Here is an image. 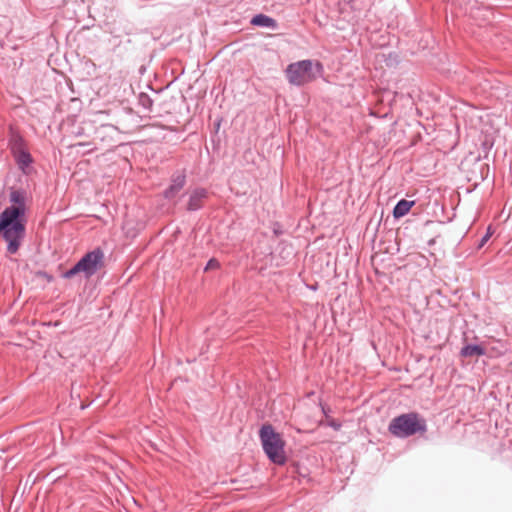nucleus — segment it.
Segmentation results:
<instances>
[{
    "instance_id": "nucleus-1",
    "label": "nucleus",
    "mask_w": 512,
    "mask_h": 512,
    "mask_svg": "<svg viewBox=\"0 0 512 512\" xmlns=\"http://www.w3.org/2000/svg\"><path fill=\"white\" fill-rule=\"evenodd\" d=\"M26 200L27 192L24 188L10 187V205L0 213V238L6 243L8 255L17 254L26 237Z\"/></svg>"
},
{
    "instance_id": "nucleus-2",
    "label": "nucleus",
    "mask_w": 512,
    "mask_h": 512,
    "mask_svg": "<svg viewBox=\"0 0 512 512\" xmlns=\"http://www.w3.org/2000/svg\"><path fill=\"white\" fill-rule=\"evenodd\" d=\"M259 439L268 460L275 465H284L287 461L285 441L273 425L266 423L259 429Z\"/></svg>"
},
{
    "instance_id": "nucleus-3",
    "label": "nucleus",
    "mask_w": 512,
    "mask_h": 512,
    "mask_svg": "<svg viewBox=\"0 0 512 512\" xmlns=\"http://www.w3.org/2000/svg\"><path fill=\"white\" fill-rule=\"evenodd\" d=\"M388 431L399 439H406L416 434L425 433L427 421L417 412L403 413L391 419Z\"/></svg>"
},
{
    "instance_id": "nucleus-4",
    "label": "nucleus",
    "mask_w": 512,
    "mask_h": 512,
    "mask_svg": "<svg viewBox=\"0 0 512 512\" xmlns=\"http://www.w3.org/2000/svg\"><path fill=\"white\" fill-rule=\"evenodd\" d=\"M313 65H315L318 72L323 71V64L320 61H315L314 63L313 60L304 59L290 63L285 69L288 82L294 86H302L305 83V78H310Z\"/></svg>"
},
{
    "instance_id": "nucleus-5",
    "label": "nucleus",
    "mask_w": 512,
    "mask_h": 512,
    "mask_svg": "<svg viewBox=\"0 0 512 512\" xmlns=\"http://www.w3.org/2000/svg\"><path fill=\"white\" fill-rule=\"evenodd\" d=\"M104 251L96 247L86 252L77 262L81 268L83 277L90 279L104 265Z\"/></svg>"
},
{
    "instance_id": "nucleus-6",
    "label": "nucleus",
    "mask_w": 512,
    "mask_h": 512,
    "mask_svg": "<svg viewBox=\"0 0 512 512\" xmlns=\"http://www.w3.org/2000/svg\"><path fill=\"white\" fill-rule=\"evenodd\" d=\"M188 200L185 205V211L193 213L202 210L205 207V203L209 198V191L204 187L197 186L191 189L188 193Z\"/></svg>"
},
{
    "instance_id": "nucleus-7",
    "label": "nucleus",
    "mask_w": 512,
    "mask_h": 512,
    "mask_svg": "<svg viewBox=\"0 0 512 512\" xmlns=\"http://www.w3.org/2000/svg\"><path fill=\"white\" fill-rule=\"evenodd\" d=\"M187 176L184 170L176 171L171 175L170 184L163 190L162 196L166 200L175 198L185 187Z\"/></svg>"
},
{
    "instance_id": "nucleus-8",
    "label": "nucleus",
    "mask_w": 512,
    "mask_h": 512,
    "mask_svg": "<svg viewBox=\"0 0 512 512\" xmlns=\"http://www.w3.org/2000/svg\"><path fill=\"white\" fill-rule=\"evenodd\" d=\"M7 146L12 156L28 149L26 140L13 126L9 127Z\"/></svg>"
},
{
    "instance_id": "nucleus-9",
    "label": "nucleus",
    "mask_w": 512,
    "mask_h": 512,
    "mask_svg": "<svg viewBox=\"0 0 512 512\" xmlns=\"http://www.w3.org/2000/svg\"><path fill=\"white\" fill-rule=\"evenodd\" d=\"M17 168L22 172L23 175H30L33 168L32 164L34 163V158L30 153L29 149L21 151L12 156Z\"/></svg>"
},
{
    "instance_id": "nucleus-10",
    "label": "nucleus",
    "mask_w": 512,
    "mask_h": 512,
    "mask_svg": "<svg viewBox=\"0 0 512 512\" xmlns=\"http://www.w3.org/2000/svg\"><path fill=\"white\" fill-rule=\"evenodd\" d=\"M250 24L256 27L267 28L273 31L278 29V22L273 17L263 13L255 14L251 18Z\"/></svg>"
},
{
    "instance_id": "nucleus-11",
    "label": "nucleus",
    "mask_w": 512,
    "mask_h": 512,
    "mask_svg": "<svg viewBox=\"0 0 512 512\" xmlns=\"http://www.w3.org/2000/svg\"><path fill=\"white\" fill-rule=\"evenodd\" d=\"M416 201L415 200H407V199H400L397 201L395 206L392 210V216L395 220H399L402 217L406 216L410 210L415 206Z\"/></svg>"
},
{
    "instance_id": "nucleus-12",
    "label": "nucleus",
    "mask_w": 512,
    "mask_h": 512,
    "mask_svg": "<svg viewBox=\"0 0 512 512\" xmlns=\"http://www.w3.org/2000/svg\"><path fill=\"white\" fill-rule=\"evenodd\" d=\"M486 354V349L480 344L477 343H467L465 344L461 350L460 355L462 357H474V356H484Z\"/></svg>"
},
{
    "instance_id": "nucleus-13",
    "label": "nucleus",
    "mask_w": 512,
    "mask_h": 512,
    "mask_svg": "<svg viewBox=\"0 0 512 512\" xmlns=\"http://www.w3.org/2000/svg\"><path fill=\"white\" fill-rule=\"evenodd\" d=\"M138 104L145 110L151 111L153 106V100L147 93L141 92L138 95Z\"/></svg>"
},
{
    "instance_id": "nucleus-14",
    "label": "nucleus",
    "mask_w": 512,
    "mask_h": 512,
    "mask_svg": "<svg viewBox=\"0 0 512 512\" xmlns=\"http://www.w3.org/2000/svg\"><path fill=\"white\" fill-rule=\"evenodd\" d=\"M79 274H82V272L78 262H76L71 268L67 269L61 274V278L72 279Z\"/></svg>"
},
{
    "instance_id": "nucleus-15",
    "label": "nucleus",
    "mask_w": 512,
    "mask_h": 512,
    "mask_svg": "<svg viewBox=\"0 0 512 512\" xmlns=\"http://www.w3.org/2000/svg\"><path fill=\"white\" fill-rule=\"evenodd\" d=\"M220 266H221V264H220L219 260L216 259L215 257H212L207 261V263L204 267V272H208L213 269H219Z\"/></svg>"
},
{
    "instance_id": "nucleus-16",
    "label": "nucleus",
    "mask_w": 512,
    "mask_h": 512,
    "mask_svg": "<svg viewBox=\"0 0 512 512\" xmlns=\"http://www.w3.org/2000/svg\"><path fill=\"white\" fill-rule=\"evenodd\" d=\"M492 235L491 227L487 228L486 233L480 238V240L477 243V249H481L490 239Z\"/></svg>"
},
{
    "instance_id": "nucleus-17",
    "label": "nucleus",
    "mask_w": 512,
    "mask_h": 512,
    "mask_svg": "<svg viewBox=\"0 0 512 512\" xmlns=\"http://www.w3.org/2000/svg\"><path fill=\"white\" fill-rule=\"evenodd\" d=\"M327 426L331 427L333 430L338 431L341 429L342 424L336 419H329L327 421Z\"/></svg>"
},
{
    "instance_id": "nucleus-18",
    "label": "nucleus",
    "mask_w": 512,
    "mask_h": 512,
    "mask_svg": "<svg viewBox=\"0 0 512 512\" xmlns=\"http://www.w3.org/2000/svg\"><path fill=\"white\" fill-rule=\"evenodd\" d=\"M272 230H273V234H274L275 236H277V237L283 234L282 226H281V224H280V223H278V222L274 223V225H273V229H272Z\"/></svg>"
},
{
    "instance_id": "nucleus-19",
    "label": "nucleus",
    "mask_w": 512,
    "mask_h": 512,
    "mask_svg": "<svg viewBox=\"0 0 512 512\" xmlns=\"http://www.w3.org/2000/svg\"><path fill=\"white\" fill-rule=\"evenodd\" d=\"M320 407H321V411L323 413V415L328 418L330 413H331V408L327 405H324V404H320Z\"/></svg>"
},
{
    "instance_id": "nucleus-20",
    "label": "nucleus",
    "mask_w": 512,
    "mask_h": 512,
    "mask_svg": "<svg viewBox=\"0 0 512 512\" xmlns=\"http://www.w3.org/2000/svg\"><path fill=\"white\" fill-rule=\"evenodd\" d=\"M221 122H222V118H217L215 121H214V134L215 136L218 134L219 132V129H220V126H221Z\"/></svg>"
},
{
    "instance_id": "nucleus-21",
    "label": "nucleus",
    "mask_w": 512,
    "mask_h": 512,
    "mask_svg": "<svg viewBox=\"0 0 512 512\" xmlns=\"http://www.w3.org/2000/svg\"><path fill=\"white\" fill-rule=\"evenodd\" d=\"M435 243H436V238H432V239H430V240L427 242L428 246H433Z\"/></svg>"
},
{
    "instance_id": "nucleus-22",
    "label": "nucleus",
    "mask_w": 512,
    "mask_h": 512,
    "mask_svg": "<svg viewBox=\"0 0 512 512\" xmlns=\"http://www.w3.org/2000/svg\"><path fill=\"white\" fill-rule=\"evenodd\" d=\"M211 142H212V143H213V145L215 146L216 144H217V145L219 144L220 140L218 139V140L216 141L215 136H212V137H211Z\"/></svg>"
},
{
    "instance_id": "nucleus-23",
    "label": "nucleus",
    "mask_w": 512,
    "mask_h": 512,
    "mask_svg": "<svg viewBox=\"0 0 512 512\" xmlns=\"http://www.w3.org/2000/svg\"><path fill=\"white\" fill-rule=\"evenodd\" d=\"M280 245H283V246H284L283 251L288 247V244H287L286 242H284V241H281V242H280ZM289 247L291 248V246H290V245H289Z\"/></svg>"
},
{
    "instance_id": "nucleus-24",
    "label": "nucleus",
    "mask_w": 512,
    "mask_h": 512,
    "mask_svg": "<svg viewBox=\"0 0 512 512\" xmlns=\"http://www.w3.org/2000/svg\"><path fill=\"white\" fill-rule=\"evenodd\" d=\"M43 275L46 277V279H48V281L52 280V276L49 275L48 273L44 272Z\"/></svg>"
},
{
    "instance_id": "nucleus-25",
    "label": "nucleus",
    "mask_w": 512,
    "mask_h": 512,
    "mask_svg": "<svg viewBox=\"0 0 512 512\" xmlns=\"http://www.w3.org/2000/svg\"><path fill=\"white\" fill-rule=\"evenodd\" d=\"M483 169H486L488 171L489 170L488 165L483 166L481 170L483 171Z\"/></svg>"
},
{
    "instance_id": "nucleus-26",
    "label": "nucleus",
    "mask_w": 512,
    "mask_h": 512,
    "mask_svg": "<svg viewBox=\"0 0 512 512\" xmlns=\"http://www.w3.org/2000/svg\"><path fill=\"white\" fill-rule=\"evenodd\" d=\"M87 407H88V405H84V404L81 405L82 410L86 409Z\"/></svg>"
},
{
    "instance_id": "nucleus-27",
    "label": "nucleus",
    "mask_w": 512,
    "mask_h": 512,
    "mask_svg": "<svg viewBox=\"0 0 512 512\" xmlns=\"http://www.w3.org/2000/svg\"><path fill=\"white\" fill-rule=\"evenodd\" d=\"M311 290H316L317 289V286H310L309 287Z\"/></svg>"
}]
</instances>
